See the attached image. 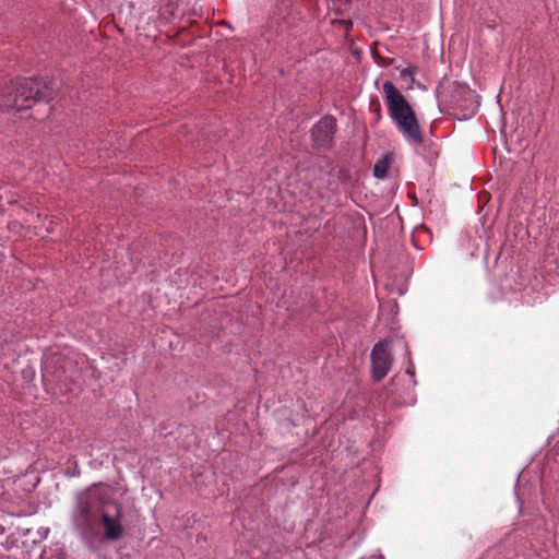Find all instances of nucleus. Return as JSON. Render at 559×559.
Segmentation results:
<instances>
[{
  "mask_svg": "<svg viewBox=\"0 0 559 559\" xmlns=\"http://www.w3.org/2000/svg\"><path fill=\"white\" fill-rule=\"evenodd\" d=\"M388 115L411 145H420L424 136L414 109L400 90L391 82L382 85Z\"/></svg>",
  "mask_w": 559,
  "mask_h": 559,
  "instance_id": "f257e3e1",
  "label": "nucleus"
},
{
  "mask_svg": "<svg viewBox=\"0 0 559 559\" xmlns=\"http://www.w3.org/2000/svg\"><path fill=\"white\" fill-rule=\"evenodd\" d=\"M99 488L93 485L78 497V503L72 513V523L83 539H90L96 534V511L99 507Z\"/></svg>",
  "mask_w": 559,
  "mask_h": 559,
  "instance_id": "f03ea898",
  "label": "nucleus"
},
{
  "mask_svg": "<svg viewBox=\"0 0 559 559\" xmlns=\"http://www.w3.org/2000/svg\"><path fill=\"white\" fill-rule=\"evenodd\" d=\"M40 100L39 84L34 79L19 81L12 91L0 95V109L21 111L31 108Z\"/></svg>",
  "mask_w": 559,
  "mask_h": 559,
  "instance_id": "7ed1b4c3",
  "label": "nucleus"
},
{
  "mask_svg": "<svg viewBox=\"0 0 559 559\" xmlns=\"http://www.w3.org/2000/svg\"><path fill=\"white\" fill-rule=\"evenodd\" d=\"M443 96V91L440 92ZM445 98V102L453 109L461 110L460 119H467L473 117L479 107L477 96L469 87L459 83L453 84L452 94Z\"/></svg>",
  "mask_w": 559,
  "mask_h": 559,
  "instance_id": "20e7f679",
  "label": "nucleus"
},
{
  "mask_svg": "<svg viewBox=\"0 0 559 559\" xmlns=\"http://www.w3.org/2000/svg\"><path fill=\"white\" fill-rule=\"evenodd\" d=\"M337 130L336 120L332 116H324L311 129L313 144L318 148H330Z\"/></svg>",
  "mask_w": 559,
  "mask_h": 559,
  "instance_id": "39448f33",
  "label": "nucleus"
},
{
  "mask_svg": "<svg viewBox=\"0 0 559 559\" xmlns=\"http://www.w3.org/2000/svg\"><path fill=\"white\" fill-rule=\"evenodd\" d=\"M103 523L105 527V536L110 540H118L123 535L121 525V507L116 503H106L102 508Z\"/></svg>",
  "mask_w": 559,
  "mask_h": 559,
  "instance_id": "423d86ee",
  "label": "nucleus"
},
{
  "mask_svg": "<svg viewBox=\"0 0 559 559\" xmlns=\"http://www.w3.org/2000/svg\"><path fill=\"white\" fill-rule=\"evenodd\" d=\"M372 378L376 381L382 380L390 371L392 356L388 348V343H377L371 352Z\"/></svg>",
  "mask_w": 559,
  "mask_h": 559,
  "instance_id": "0eeeda50",
  "label": "nucleus"
},
{
  "mask_svg": "<svg viewBox=\"0 0 559 559\" xmlns=\"http://www.w3.org/2000/svg\"><path fill=\"white\" fill-rule=\"evenodd\" d=\"M275 546L267 538L259 539L258 544L250 550L252 559H275Z\"/></svg>",
  "mask_w": 559,
  "mask_h": 559,
  "instance_id": "6e6552de",
  "label": "nucleus"
},
{
  "mask_svg": "<svg viewBox=\"0 0 559 559\" xmlns=\"http://www.w3.org/2000/svg\"><path fill=\"white\" fill-rule=\"evenodd\" d=\"M166 0H159V16L168 22L171 19L179 17L183 14L182 11L179 10V7L176 2L168 0L167 3Z\"/></svg>",
  "mask_w": 559,
  "mask_h": 559,
  "instance_id": "1a4fd4ad",
  "label": "nucleus"
},
{
  "mask_svg": "<svg viewBox=\"0 0 559 559\" xmlns=\"http://www.w3.org/2000/svg\"><path fill=\"white\" fill-rule=\"evenodd\" d=\"M417 73V67L409 66L400 71V79L407 84V88H413L415 83V74Z\"/></svg>",
  "mask_w": 559,
  "mask_h": 559,
  "instance_id": "9d476101",
  "label": "nucleus"
},
{
  "mask_svg": "<svg viewBox=\"0 0 559 559\" xmlns=\"http://www.w3.org/2000/svg\"><path fill=\"white\" fill-rule=\"evenodd\" d=\"M390 162L388 158H383L381 160H378L373 167V175L376 178H384L386 176L388 169H389Z\"/></svg>",
  "mask_w": 559,
  "mask_h": 559,
  "instance_id": "9b49d317",
  "label": "nucleus"
},
{
  "mask_svg": "<svg viewBox=\"0 0 559 559\" xmlns=\"http://www.w3.org/2000/svg\"><path fill=\"white\" fill-rule=\"evenodd\" d=\"M407 373H409L411 376H414V371L411 370V368H407Z\"/></svg>",
  "mask_w": 559,
  "mask_h": 559,
  "instance_id": "f8f14e48",
  "label": "nucleus"
},
{
  "mask_svg": "<svg viewBox=\"0 0 559 559\" xmlns=\"http://www.w3.org/2000/svg\"><path fill=\"white\" fill-rule=\"evenodd\" d=\"M432 154H433V156H437L438 152L436 150H433Z\"/></svg>",
  "mask_w": 559,
  "mask_h": 559,
  "instance_id": "ddd939ff",
  "label": "nucleus"
}]
</instances>
